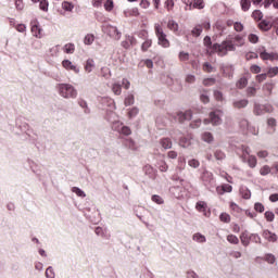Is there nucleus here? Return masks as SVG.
Instances as JSON below:
<instances>
[{"label": "nucleus", "instance_id": "1", "mask_svg": "<svg viewBox=\"0 0 278 278\" xmlns=\"http://www.w3.org/2000/svg\"><path fill=\"white\" fill-rule=\"evenodd\" d=\"M230 51H236V43L231 38H228L220 43H214L212 53H216L219 58H225Z\"/></svg>", "mask_w": 278, "mask_h": 278}, {"label": "nucleus", "instance_id": "2", "mask_svg": "<svg viewBox=\"0 0 278 278\" xmlns=\"http://www.w3.org/2000/svg\"><path fill=\"white\" fill-rule=\"evenodd\" d=\"M59 94L63 99H77V89L71 84H60L59 85Z\"/></svg>", "mask_w": 278, "mask_h": 278}, {"label": "nucleus", "instance_id": "3", "mask_svg": "<svg viewBox=\"0 0 278 278\" xmlns=\"http://www.w3.org/2000/svg\"><path fill=\"white\" fill-rule=\"evenodd\" d=\"M154 31L157 38V45H160V47H163V49H168V47H170V41L168 40V38H166V33H164V28H162L160 24H155Z\"/></svg>", "mask_w": 278, "mask_h": 278}, {"label": "nucleus", "instance_id": "4", "mask_svg": "<svg viewBox=\"0 0 278 278\" xmlns=\"http://www.w3.org/2000/svg\"><path fill=\"white\" fill-rule=\"evenodd\" d=\"M201 179L207 190H212V188L216 187V180L214 179V174H212V172L204 170Z\"/></svg>", "mask_w": 278, "mask_h": 278}, {"label": "nucleus", "instance_id": "5", "mask_svg": "<svg viewBox=\"0 0 278 278\" xmlns=\"http://www.w3.org/2000/svg\"><path fill=\"white\" fill-rule=\"evenodd\" d=\"M102 31L110 36V38H113V40H118L123 34L118 30L116 26L106 24L102 27Z\"/></svg>", "mask_w": 278, "mask_h": 278}, {"label": "nucleus", "instance_id": "6", "mask_svg": "<svg viewBox=\"0 0 278 278\" xmlns=\"http://www.w3.org/2000/svg\"><path fill=\"white\" fill-rule=\"evenodd\" d=\"M223 110H215L210 113V119L212 125L218 126L223 123Z\"/></svg>", "mask_w": 278, "mask_h": 278}, {"label": "nucleus", "instance_id": "7", "mask_svg": "<svg viewBox=\"0 0 278 278\" xmlns=\"http://www.w3.org/2000/svg\"><path fill=\"white\" fill-rule=\"evenodd\" d=\"M101 105L108 112H114L116 110V104H114V100L112 98H101Z\"/></svg>", "mask_w": 278, "mask_h": 278}, {"label": "nucleus", "instance_id": "8", "mask_svg": "<svg viewBox=\"0 0 278 278\" xmlns=\"http://www.w3.org/2000/svg\"><path fill=\"white\" fill-rule=\"evenodd\" d=\"M174 118L179 123H185V121H192V111L188 110L185 112H178Z\"/></svg>", "mask_w": 278, "mask_h": 278}, {"label": "nucleus", "instance_id": "9", "mask_svg": "<svg viewBox=\"0 0 278 278\" xmlns=\"http://www.w3.org/2000/svg\"><path fill=\"white\" fill-rule=\"evenodd\" d=\"M261 60H269L270 62L278 61V53L277 52H266V50H263L260 52Z\"/></svg>", "mask_w": 278, "mask_h": 278}, {"label": "nucleus", "instance_id": "10", "mask_svg": "<svg viewBox=\"0 0 278 278\" xmlns=\"http://www.w3.org/2000/svg\"><path fill=\"white\" fill-rule=\"evenodd\" d=\"M179 144L182 149H190L194 144V139L192 136L182 137L179 139Z\"/></svg>", "mask_w": 278, "mask_h": 278}, {"label": "nucleus", "instance_id": "11", "mask_svg": "<svg viewBox=\"0 0 278 278\" xmlns=\"http://www.w3.org/2000/svg\"><path fill=\"white\" fill-rule=\"evenodd\" d=\"M62 66L66 71H73V73L79 74V67H77V65L73 64V62H71L70 60H64L62 62Z\"/></svg>", "mask_w": 278, "mask_h": 278}, {"label": "nucleus", "instance_id": "12", "mask_svg": "<svg viewBox=\"0 0 278 278\" xmlns=\"http://www.w3.org/2000/svg\"><path fill=\"white\" fill-rule=\"evenodd\" d=\"M262 236L267 242H277L278 240L277 233L270 230H264Z\"/></svg>", "mask_w": 278, "mask_h": 278}, {"label": "nucleus", "instance_id": "13", "mask_svg": "<svg viewBox=\"0 0 278 278\" xmlns=\"http://www.w3.org/2000/svg\"><path fill=\"white\" fill-rule=\"evenodd\" d=\"M249 105V100L241 99V100H233L232 108H236V110H242V108H247Z\"/></svg>", "mask_w": 278, "mask_h": 278}, {"label": "nucleus", "instance_id": "14", "mask_svg": "<svg viewBox=\"0 0 278 278\" xmlns=\"http://www.w3.org/2000/svg\"><path fill=\"white\" fill-rule=\"evenodd\" d=\"M240 240L243 247H249L251 242V236H249V231H243L240 236Z\"/></svg>", "mask_w": 278, "mask_h": 278}, {"label": "nucleus", "instance_id": "15", "mask_svg": "<svg viewBox=\"0 0 278 278\" xmlns=\"http://www.w3.org/2000/svg\"><path fill=\"white\" fill-rule=\"evenodd\" d=\"M231 190H233L231 185H223L222 187L216 188L217 194H225V192H231Z\"/></svg>", "mask_w": 278, "mask_h": 278}, {"label": "nucleus", "instance_id": "16", "mask_svg": "<svg viewBox=\"0 0 278 278\" xmlns=\"http://www.w3.org/2000/svg\"><path fill=\"white\" fill-rule=\"evenodd\" d=\"M192 240L194 242H199L200 244H203L205 242H207V239L205 238V236H203L201 232H197L192 236Z\"/></svg>", "mask_w": 278, "mask_h": 278}, {"label": "nucleus", "instance_id": "17", "mask_svg": "<svg viewBox=\"0 0 278 278\" xmlns=\"http://www.w3.org/2000/svg\"><path fill=\"white\" fill-rule=\"evenodd\" d=\"M167 28L170 31H174V34H177V31H179V24L177 22H175L174 20H169L167 23Z\"/></svg>", "mask_w": 278, "mask_h": 278}, {"label": "nucleus", "instance_id": "18", "mask_svg": "<svg viewBox=\"0 0 278 278\" xmlns=\"http://www.w3.org/2000/svg\"><path fill=\"white\" fill-rule=\"evenodd\" d=\"M260 29H262L263 31H268L273 28V24H270L268 21L263 20L260 24H258Z\"/></svg>", "mask_w": 278, "mask_h": 278}, {"label": "nucleus", "instance_id": "19", "mask_svg": "<svg viewBox=\"0 0 278 278\" xmlns=\"http://www.w3.org/2000/svg\"><path fill=\"white\" fill-rule=\"evenodd\" d=\"M190 8H193L195 10H203V8H205V1L194 0L193 3H190Z\"/></svg>", "mask_w": 278, "mask_h": 278}, {"label": "nucleus", "instance_id": "20", "mask_svg": "<svg viewBox=\"0 0 278 278\" xmlns=\"http://www.w3.org/2000/svg\"><path fill=\"white\" fill-rule=\"evenodd\" d=\"M86 73H92L94 71V60L88 59L85 64Z\"/></svg>", "mask_w": 278, "mask_h": 278}, {"label": "nucleus", "instance_id": "21", "mask_svg": "<svg viewBox=\"0 0 278 278\" xmlns=\"http://www.w3.org/2000/svg\"><path fill=\"white\" fill-rule=\"evenodd\" d=\"M161 147H163L165 150L166 149H173V141H170L169 138H163L160 140Z\"/></svg>", "mask_w": 278, "mask_h": 278}, {"label": "nucleus", "instance_id": "22", "mask_svg": "<svg viewBox=\"0 0 278 278\" xmlns=\"http://www.w3.org/2000/svg\"><path fill=\"white\" fill-rule=\"evenodd\" d=\"M136 103V98L134 97V93H128L124 100V105L129 106L134 105Z\"/></svg>", "mask_w": 278, "mask_h": 278}, {"label": "nucleus", "instance_id": "23", "mask_svg": "<svg viewBox=\"0 0 278 278\" xmlns=\"http://www.w3.org/2000/svg\"><path fill=\"white\" fill-rule=\"evenodd\" d=\"M31 34L35 36V38H40V34H42V29L38 24L31 25Z\"/></svg>", "mask_w": 278, "mask_h": 278}, {"label": "nucleus", "instance_id": "24", "mask_svg": "<svg viewBox=\"0 0 278 278\" xmlns=\"http://www.w3.org/2000/svg\"><path fill=\"white\" fill-rule=\"evenodd\" d=\"M94 231L97 236H100V238H105L106 240L110 239V235H108V230H104L101 227H97Z\"/></svg>", "mask_w": 278, "mask_h": 278}, {"label": "nucleus", "instance_id": "25", "mask_svg": "<svg viewBox=\"0 0 278 278\" xmlns=\"http://www.w3.org/2000/svg\"><path fill=\"white\" fill-rule=\"evenodd\" d=\"M245 162H248L250 168H255L257 166V157L254 155H249Z\"/></svg>", "mask_w": 278, "mask_h": 278}, {"label": "nucleus", "instance_id": "26", "mask_svg": "<svg viewBox=\"0 0 278 278\" xmlns=\"http://www.w3.org/2000/svg\"><path fill=\"white\" fill-rule=\"evenodd\" d=\"M111 88H112V92L117 97H119V94H122L123 92V88L118 83H114Z\"/></svg>", "mask_w": 278, "mask_h": 278}, {"label": "nucleus", "instance_id": "27", "mask_svg": "<svg viewBox=\"0 0 278 278\" xmlns=\"http://www.w3.org/2000/svg\"><path fill=\"white\" fill-rule=\"evenodd\" d=\"M201 138L203 142H207L208 144L211 142H214V136L212 135V132H207V131L203 132Z\"/></svg>", "mask_w": 278, "mask_h": 278}, {"label": "nucleus", "instance_id": "28", "mask_svg": "<svg viewBox=\"0 0 278 278\" xmlns=\"http://www.w3.org/2000/svg\"><path fill=\"white\" fill-rule=\"evenodd\" d=\"M78 105H79V108H81L84 110V112L86 114H90V108H88V102H86V100L79 99L78 100Z\"/></svg>", "mask_w": 278, "mask_h": 278}, {"label": "nucleus", "instance_id": "29", "mask_svg": "<svg viewBox=\"0 0 278 278\" xmlns=\"http://www.w3.org/2000/svg\"><path fill=\"white\" fill-rule=\"evenodd\" d=\"M192 36H194V38H199V36H201V34H203V26L201 25H195L194 28L191 30Z\"/></svg>", "mask_w": 278, "mask_h": 278}, {"label": "nucleus", "instance_id": "30", "mask_svg": "<svg viewBox=\"0 0 278 278\" xmlns=\"http://www.w3.org/2000/svg\"><path fill=\"white\" fill-rule=\"evenodd\" d=\"M63 51H64V53H67V54H73V53H75V43H66V45L63 47Z\"/></svg>", "mask_w": 278, "mask_h": 278}, {"label": "nucleus", "instance_id": "31", "mask_svg": "<svg viewBox=\"0 0 278 278\" xmlns=\"http://www.w3.org/2000/svg\"><path fill=\"white\" fill-rule=\"evenodd\" d=\"M240 5L243 12H249L251 10V0H241Z\"/></svg>", "mask_w": 278, "mask_h": 278}, {"label": "nucleus", "instance_id": "32", "mask_svg": "<svg viewBox=\"0 0 278 278\" xmlns=\"http://www.w3.org/2000/svg\"><path fill=\"white\" fill-rule=\"evenodd\" d=\"M240 194L242 199H251V190L247 187H241L240 188Z\"/></svg>", "mask_w": 278, "mask_h": 278}, {"label": "nucleus", "instance_id": "33", "mask_svg": "<svg viewBox=\"0 0 278 278\" xmlns=\"http://www.w3.org/2000/svg\"><path fill=\"white\" fill-rule=\"evenodd\" d=\"M254 114L256 116H262V114H265V111H264V104H255L254 105Z\"/></svg>", "mask_w": 278, "mask_h": 278}, {"label": "nucleus", "instance_id": "34", "mask_svg": "<svg viewBox=\"0 0 278 278\" xmlns=\"http://www.w3.org/2000/svg\"><path fill=\"white\" fill-rule=\"evenodd\" d=\"M249 80L245 77H242L237 81V88H239V90H242V88H247Z\"/></svg>", "mask_w": 278, "mask_h": 278}, {"label": "nucleus", "instance_id": "35", "mask_svg": "<svg viewBox=\"0 0 278 278\" xmlns=\"http://www.w3.org/2000/svg\"><path fill=\"white\" fill-rule=\"evenodd\" d=\"M242 155H241V160L242 162H247V159L249 157V155H251V149H249V147H242Z\"/></svg>", "mask_w": 278, "mask_h": 278}, {"label": "nucleus", "instance_id": "36", "mask_svg": "<svg viewBox=\"0 0 278 278\" xmlns=\"http://www.w3.org/2000/svg\"><path fill=\"white\" fill-rule=\"evenodd\" d=\"M72 192H74V194L78 195L80 199H86V192L78 187H73Z\"/></svg>", "mask_w": 278, "mask_h": 278}, {"label": "nucleus", "instance_id": "37", "mask_svg": "<svg viewBox=\"0 0 278 278\" xmlns=\"http://www.w3.org/2000/svg\"><path fill=\"white\" fill-rule=\"evenodd\" d=\"M203 71H204L205 73H216V67H214V66H212V64L205 62V63L203 64Z\"/></svg>", "mask_w": 278, "mask_h": 278}, {"label": "nucleus", "instance_id": "38", "mask_svg": "<svg viewBox=\"0 0 278 278\" xmlns=\"http://www.w3.org/2000/svg\"><path fill=\"white\" fill-rule=\"evenodd\" d=\"M62 8L65 10V12H73L75 5L68 1L62 2Z\"/></svg>", "mask_w": 278, "mask_h": 278}, {"label": "nucleus", "instance_id": "39", "mask_svg": "<svg viewBox=\"0 0 278 278\" xmlns=\"http://www.w3.org/2000/svg\"><path fill=\"white\" fill-rule=\"evenodd\" d=\"M252 17L254 21H262V18H264V14L260 10H254L252 13Z\"/></svg>", "mask_w": 278, "mask_h": 278}, {"label": "nucleus", "instance_id": "40", "mask_svg": "<svg viewBox=\"0 0 278 278\" xmlns=\"http://www.w3.org/2000/svg\"><path fill=\"white\" fill-rule=\"evenodd\" d=\"M92 42H94V35L92 34L86 35L84 39V45L90 46L92 45Z\"/></svg>", "mask_w": 278, "mask_h": 278}, {"label": "nucleus", "instance_id": "41", "mask_svg": "<svg viewBox=\"0 0 278 278\" xmlns=\"http://www.w3.org/2000/svg\"><path fill=\"white\" fill-rule=\"evenodd\" d=\"M195 208L198 212H205L207 210V203L200 201L197 203Z\"/></svg>", "mask_w": 278, "mask_h": 278}, {"label": "nucleus", "instance_id": "42", "mask_svg": "<svg viewBox=\"0 0 278 278\" xmlns=\"http://www.w3.org/2000/svg\"><path fill=\"white\" fill-rule=\"evenodd\" d=\"M203 43H204V47H206V49H208L211 52H212V38L210 36H205L204 39H203Z\"/></svg>", "mask_w": 278, "mask_h": 278}, {"label": "nucleus", "instance_id": "43", "mask_svg": "<svg viewBox=\"0 0 278 278\" xmlns=\"http://www.w3.org/2000/svg\"><path fill=\"white\" fill-rule=\"evenodd\" d=\"M188 166L191 168H199L201 166V163L197 159H191L188 161Z\"/></svg>", "mask_w": 278, "mask_h": 278}, {"label": "nucleus", "instance_id": "44", "mask_svg": "<svg viewBox=\"0 0 278 278\" xmlns=\"http://www.w3.org/2000/svg\"><path fill=\"white\" fill-rule=\"evenodd\" d=\"M273 88H275V83H273V81L266 83L263 86V90H266V92H268V94H270L273 92Z\"/></svg>", "mask_w": 278, "mask_h": 278}, {"label": "nucleus", "instance_id": "45", "mask_svg": "<svg viewBox=\"0 0 278 278\" xmlns=\"http://www.w3.org/2000/svg\"><path fill=\"white\" fill-rule=\"evenodd\" d=\"M180 62H188V60H190V53L188 52H179V55H178Z\"/></svg>", "mask_w": 278, "mask_h": 278}, {"label": "nucleus", "instance_id": "46", "mask_svg": "<svg viewBox=\"0 0 278 278\" xmlns=\"http://www.w3.org/2000/svg\"><path fill=\"white\" fill-rule=\"evenodd\" d=\"M239 126L241 127V129H242L243 131H249V129H251V128L249 127V121H247V119H241V121L239 122Z\"/></svg>", "mask_w": 278, "mask_h": 278}, {"label": "nucleus", "instance_id": "47", "mask_svg": "<svg viewBox=\"0 0 278 278\" xmlns=\"http://www.w3.org/2000/svg\"><path fill=\"white\" fill-rule=\"evenodd\" d=\"M124 127L123 123L121 122H114L112 125L113 131H117V134H121V129Z\"/></svg>", "mask_w": 278, "mask_h": 278}, {"label": "nucleus", "instance_id": "48", "mask_svg": "<svg viewBox=\"0 0 278 278\" xmlns=\"http://www.w3.org/2000/svg\"><path fill=\"white\" fill-rule=\"evenodd\" d=\"M119 134L122 136H131V128L129 126H122Z\"/></svg>", "mask_w": 278, "mask_h": 278}, {"label": "nucleus", "instance_id": "49", "mask_svg": "<svg viewBox=\"0 0 278 278\" xmlns=\"http://www.w3.org/2000/svg\"><path fill=\"white\" fill-rule=\"evenodd\" d=\"M219 219L222 223H231V216L227 213H222Z\"/></svg>", "mask_w": 278, "mask_h": 278}, {"label": "nucleus", "instance_id": "50", "mask_svg": "<svg viewBox=\"0 0 278 278\" xmlns=\"http://www.w3.org/2000/svg\"><path fill=\"white\" fill-rule=\"evenodd\" d=\"M140 110L138 108H132L128 111V116L129 118H136V116H138Z\"/></svg>", "mask_w": 278, "mask_h": 278}, {"label": "nucleus", "instance_id": "51", "mask_svg": "<svg viewBox=\"0 0 278 278\" xmlns=\"http://www.w3.org/2000/svg\"><path fill=\"white\" fill-rule=\"evenodd\" d=\"M227 240L230 244H238L240 242V240L238 239V237H236V235H228Z\"/></svg>", "mask_w": 278, "mask_h": 278}, {"label": "nucleus", "instance_id": "52", "mask_svg": "<svg viewBox=\"0 0 278 278\" xmlns=\"http://www.w3.org/2000/svg\"><path fill=\"white\" fill-rule=\"evenodd\" d=\"M39 8L40 10H42L43 12H49V1L47 0H41L39 3Z\"/></svg>", "mask_w": 278, "mask_h": 278}, {"label": "nucleus", "instance_id": "53", "mask_svg": "<svg viewBox=\"0 0 278 278\" xmlns=\"http://www.w3.org/2000/svg\"><path fill=\"white\" fill-rule=\"evenodd\" d=\"M265 262H267L268 264H275V262H277V258L275 257V255L273 254H266L264 256Z\"/></svg>", "mask_w": 278, "mask_h": 278}, {"label": "nucleus", "instance_id": "54", "mask_svg": "<svg viewBox=\"0 0 278 278\" xmlns=\"http://www.w3.org/2000/svg\"><path fill=\"white\" fill-rule=\"evenodd\" d=\"M151 45H153V41L151 39H147L142 46H141V50L142 51H149Z\"/></svg>", "mask_w": 278, "mask_h": 278}, {"label": "nucleus", "instance_id": "55", "mask_svg": "<svg viewBox=\"0 0 278 278\" xmlns=\"http://www.w3.org/2000/svg\"><path fill=\"white\" fill-rule=\"evenodd\" d=\"M248 38L252 45H257V42H260V37L255 34H250Z\"/></svg>", "mask_w": 278, "mask_h": 278}, {"label": "nucleus", "instance_id": "56", "mask_svg": "<svg viewBox=\"0 0 278 278\" xmlns=\"http://www.w3.org/2000/svg\"><path fill=\"white\" fill-rule=\"evenodd\" d=\"M46 277L55 278V271L53 270V267L50 266L46 269Z\"/></svg>", "mask_w": 278, "mask_h": 278}, {"label": "nucleus", "instance_id": "57", "mask_svg": "<svg viewBox=\"0 0 278 278\" xmlns=\"http://www.w3.org/2000/svg\"><path fill=\"white\" fill-rule=\"evenodd\" d=\"M265 218L268 223H273L275 220V213L270 211L265 212Z\"/></svg>", "mask_w": 278, "mask_h": 278}, {"label": "nucleus", "instance_id": "58", "mask_svg": "<svg viewBox=\"0 0 278 278\" xmlns=\"http://www.w3.org/2000/svg\"><path fill=\"white\" fill-rule=\"evenodd\" d=\"M268 77H276L278 75V66L270 67L267 72Z\"/></svg>", "mask_w": 278, "mask_h": 278}, {"label": "nucleus", "instance_id": "59", "mask_svg": "<svg viewBox=\"0 0 278 278\" xmlns=\"http://www.w3.org/2000/svg\"><path fill=\"white\" fill-rule=\"evenodd\" d=\"M215 159L216 160H225L226 155H225V152H223L222 150H216L215 153Z\"/></svg>", "mask_w": 278, "mask_h": 278}, {"label": "nucleus", "instance_id": "60", "mask_svg": "<svg viewBox=\"0 0 278 278\" xmlns=\"http://www.w3.org/2000/svg\"><path fill=\"white\" fill-rule=\"evenodd\" d=\"M216 84V78H205L203 80V86H214Z\"/></svg>", "mask_w": 278, "mask_h": 278}, {"label": "nucleus", "instance_id": "61", "mask_svg": "<svg viewBox=\"0 0 278 278\" xmlns=\"http://www.w3.org/2000/svg\"><path fill=\"white\" fill-rule=\"evenodd\" d=\"M257 89L255 87H248L247 94L248 97H255Z\"/></svg>", "mask_w": 278, "mask_h": 278}, {"label": "nucleus", "instance_id": "62", "mask_svg": "<svg viewBox=\"0 0 278 278\" xmlns=\"http://www.w3.org/2000/svg\"><path fill=\"white\" fill-rule=\"evenodd\" d=\"M214 99H215L216 101H224V100H225L223 93H222L220 91H218V90H215V91H214Z\"/></svg>", "mask_w": 278, "mask_h": 278}, {"label": "nucleus", "instance_id": "63", "mask_svg": "<svg viewBox=\"0 0 278 278\" xmlns=\"http://www.w3.org/2000/svg\"><path fill=\"white\" fill-rule=\"evenodd\" d=\"M260 174L263 176L269 175L270 174V167L268 165H265L261 168Z\"/></svg>", "mask_w": 278, "mask_h": 278}, {"label": "nucleus", "instance_id": "64", "mask_svg": "<svg viewBox=\"0 0 278 278\" xmlns=\"http://www.w3.org/2000/svg\"><path fill=\"white\" fill-rule=\"evenodd\" d=\"M152 201L157 205H162L164 203V199L160 195H152Z\"/></svg>", "mask_w": 278, "mask_h": 278}]
</instances>
